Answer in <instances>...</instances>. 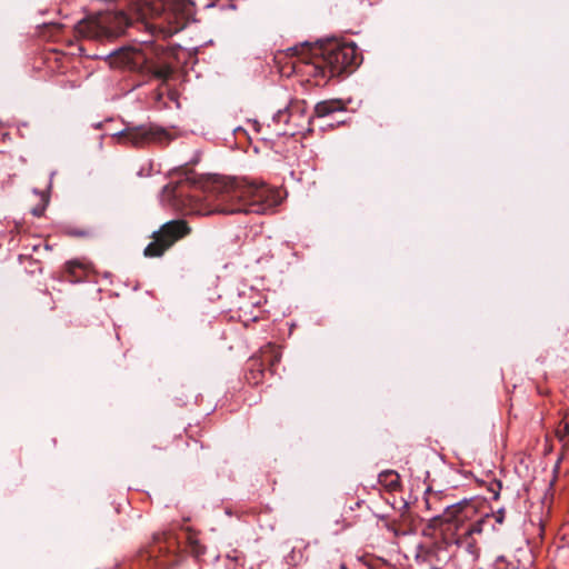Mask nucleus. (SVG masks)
<instances>
[{"label":"nucleus","instance_id":"16","mask_svg":"<svg viewBox=\"0 0 569 569\" xmlns=\"http://www.w3.org/2000/svg\"><path fill=\"white\" fill-rule=\"evenodd\" d=\"M66 269L70 274V281H79L82 278V264L77 261H69Z\"/></svg>","mask_w":569,"mask_h":569},{"label":"nucleus","instance_id":"7","mask_svg":"<svg viewBox=\"0 0 569 569\" xmlns=\"http://www.w3.org/2000/svg\"><path fill=\"white\" fill-rule=\"evenodd\" d=\"M191 228L187 221L178 219L171 220L161 226L153 232L152 241L144 248L143 254L148 258L161 257L177 241L190 234Z\"/></svg>","mask_w":569,"mask_h":569},{"label":"nucleus","instance_id":"21","mask_svg":"<svg viewBox=\"0 0 569 569\" xmlns=\"http://www.w3.org/2000/svg\"><path fill=\"white\" fill-rule=\"evenodd\" d=\"M496 521L498 523H502L503 522V519H505V509H499L495 515H493Z\"/></svg>","mask_w":569,"mask_h":569},{"label":"nucleus","instance_id":"5","mask_svg":"<svg viewBox=\"0 0 569 569\" xmlns=\"http://www.w3.org/2000/svg\"><path fill=\"white\" fill-rule=\"evenodd\" d=\"M129 24L130 20L124 12H104L79 21L74 26V34L77 38L96 41L111 40L120 37Z\"/></svg>","mask_w":569,"mask_h":569},{"label":"nucleus","instance_id":"10","mask_svg":"<svg viewBox=\"0 0 569 569\" xmlns=\"http://www.w3.org/2000/svg\"><path fill=\"white\" fill-rule=\"evenodd\" d=\"M266 368L257 356L248 360L246 379L250 385H259L262 381Z\"/></svg>","mask_w":569,"mask_h":569},{"label":"nucleus","instance_id":"19","mask_svg":"<svg viewBox=\"0 0 569 569\" xmlns=\"http://www.w3.org/2000/svg\"><path fill=\"white\" fill-rule=\"evenodd\" d=\"M501 488L502 485L499 480H495L489 485L488 490L493 493V499L497 500L499 498Z\"/></svg>","mask_w":569,"mask_h":569},{"label":"nucleus","instance_id":"17","mask_svg":"<svg viewBox=\"0 0 569 569\" xmlns=\"http://www.w3.org/2000/svg\"><path fill=\"white\" fill-rule=\"evenodd\" d=\"M488 519V516L486 517H481L480 519H477L472 522L470 521H467V529L468 531H466L468 535H481L482 531H483V525L486 523Z\"/></svg>","mask_w":569,"mask_h":569},{"label":"nucleus","instance_id":"20","mask_svg":"<svg viewBox=\"0 0 569 569\" xmlns=\"http://www.w3.org/2000/svg\"><path fill=\"white\" fill-rule=\"evenodd\" d=\"M569 436V421H565L560 428L557 429V437L559 440H563Z\"/></svg>","mask_w":569,"mask_h":569},{"label":"nucleus","instance_id":"8","mask_svg":"<svg viewBox=\"0 0 569 569\" xmlns=\"http://www.w3.org/2000/svg\"><path fill=\"white\" fill-rule=\"evenodd\" d=\"M119 143L144 147L150 143H166L169 133L154 124L128 126L117 134Z\"/></svg>","mask_w":569,"mask_h":569},{"label":"nucleus","instance_id":"3","mask_svg":"<svg viewBox=\"0 0 569 569\" xmlns=\"http://www.w3.org/2000/svg\"><path fill=\"white\" fill-rule=\"evenodd\" d=\"M108 60L110 67L134 72L144 82L157 79L167 83L174 72L167 51L152 44L122 47L110 53Z\"/></svg>","mask_w":569,"mask_h":569},{"label":"nucleus","instance_id":"15","mask_svg":"<svg viewBox=\"0 0 569 569\" xmlns=\"http://www.w3.org/2000/svg\"><path fill=\"white\" fill-rule=\"evenodd\" d=\"M307 545H302L300 547H293L291 552L287 556V563L291 567H296L303 561V549Z\"/></svg>","mask_w":569,"mask_h":569},{"label":"nucleus","instance_id":"2","mask_svg":"<svg viewBox=\"0 0 569 569\" xmlns=\"http://www.w3.org/2000/svg\"><path fill=\"white\" fill-rule=\"evenodd\" d=\"M293 69L315 80L316 86H323L327 81L345 72H351L361 61V54L355 43H342L336 40L326 43H303L290 48Z\"/></svg>","mask_w":569,"mask_h":569},{"label":"nucleus","instance_id":"24","mask_svg":"<svg viewBox=\"0 0 569 569\" xmlns=\"http://www.w3.org/2000/svg\"><path fill=\"white\" fill-rule=\"evenodd\" d=\"M74 234L80 236V237H86V236H89L90 232L89 231H74Z\"/></svg>","mask_w":569,"mask_h":569},{"label":"nucleus","instance_id":"23","mask_svg":"<svg viewBox=\"0 0 569 569\" xmlns=\"http://www.w3.org/2000/svg\"><path fill=\"white\" fill-rule=\"evenodd\" d=\"M252 127L254 128L256 131H259L261 126H260L258 120H253L252 121Z\"/></svg>","mask_w":569,"mask_h":569},{"label":"nucleus","instance_id":"11","mask_svg":"<svg viewBox=\"0 0 569 569\" xmlns=\"http://www.w3.org/2000/svg\"><path fill=\"white\" fill-rule=\"evenodd\" d=\"M439 528L442 530V540L433 542L430 547H428L423 551V559L429 562H432L433 559L439 561L441 559L440 558L441 551H443L447 546L451 545V542L445 541V526L439 527Z\"/></svg>","mask_w":569,"mask_h":569},{"label":"nucleus","instance_id":"25","mask_svg":"<svg viewBox=\"0 0 569 569\" xmlns=\"http://www.w3.org/2000/svg\"><path fill=\"white\" fill-rule=\"evenodd\" d=\"M426 505H427V508H428V509H430V508H431V507H430V498H427V499H426Z\"/></svg>","mask_w":569,"mask_h":569},{"label":"nucleus","instance_id":"9","mask_svg":"<svg viewBox=\"0 0 569 569\" xmlns=\"http://www.w3.org/2000/svg\"><path fill=\"white\" fill-rule=\"evenodd\" d=\"M256 356L261 360L264 368L274 373L276 367L281 360V352L273 343L269 342L263 346Z\"/></svg>","mask_w":569,"mask_h":569},{"label":"nucleus","instance_id":"1","mask_svg":"<svg viewBox=\"0 0 569 569\" xmlns=\"http://www.w3.org/2000/svg\"><path fill=\"white\" fill-rule=\"evenodd\" d=\"M180 179L164 187L188 213H257L273 210L282 200L277 189L236 178H214L200 183L191 169L181 168Z\"/></svg>","mask_w":569,"mask_h":569},{"label":"nucleus","instance_id":"14","mask_svg":"<svg viewBox=\"0 0 569 569\" xmlns=\"http://www.w3.org/2000/svg\"><path fill=\"white\" fill-rule=\"evenodd\" d=\"M184 540L187 542V550L196 558L202 556L206 551V548L199 542L194 535L191 532L184 533Z\"/></svg>","mask_w":569,"mask_h":569},{"label":"nucleus","instance_id":"12","mask_svg":"<svg viewBox=\"0 0 569 569\" xmlns=\"http://www.w3.org/2000/svg\"><path fill=\"white\" fill-rule=\"evenodd\" d=\"M345 109L343 103L340 100H326L320 101L315 107V113L317 117H326L336 111H342Z\"/></svg>","mask_w":569,"mask_h":569},{"label":"nucleus","instance_id":"13","mask_svg":"<svg viewBox=\"0 0 569 569\" xmlns=\"http://www.w3.org/2000/svg\"><path fill=\"white\" fill-rule=\"evenodd\" d=\"M379 483L389 491H396L400 488V477L393 470H386L379 475Z\"/></svg>","mask_w":569,"mask_h":569},{"label":"nucleus","instance_id":"4","mask_svg":"<svg viewBox=\"0 0 569 569\" xmlns=\"http://www.w3.org/2000/svg\"><path fill=\"white\" fill-rule=\"evenodd\" d=\"M477 509L473 505L463 501L448 506L442 515L433 517L430 520V527L445 526V541L451 542L458 547L465 548L469 553L477 552V540L475 536L468 535L467 521H471L476 516Z\"/></svg>","mask_w":569,"mask_h":569},{"label":"nucleus","instance_id":"22","mask_svg":"<svg viewBox=\"0 0 569 569\" xmlns=\"http://www.w3.org/2000/svg\"><path fill=\"white\" fill-rule=\"evenodd\" d=\"M392 530L395 531V533L398 536V535H406L407 531L406 530H402V529H399V528H395L392 527Z\"/></svg>","mask_w":569,"mask_h":569},{"label":"nucleus","instance_id":"6","mask_svg":"<svg viewBox=\"0 0 569 569\" xmlns=\"http://www.w3.org/2000/svg\"><path fill=\"white\" fill-rule=\"evenodd\" d=\"M180 539L173 532L153 536V541L137 558L139 566L148 569H168L180 560Z\"/></svg>","mask_w":569,"mask_h":569},{"label":"nucleus","instance_id":"18","mask_svg":"<svg viewBox=\"0 0 569 569\" xmlns=\"http://www.w3.org/2000/svg\"><path fill=\"white\" fill-rule=\"evenodd\" d=\"M291 111H292V107H288V108H284L282 110H278L274 113V116L272 118V121L274 123H280V122L288 123L289 119H290Z\"/></svg>","mask_w":569,"mask_h":569}]
</instances>
